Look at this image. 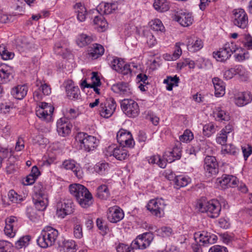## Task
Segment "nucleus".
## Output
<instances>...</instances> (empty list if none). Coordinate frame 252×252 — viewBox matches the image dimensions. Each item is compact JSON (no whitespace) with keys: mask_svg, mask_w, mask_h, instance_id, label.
<instances>
[{"mask_svg":"<svg viewBox=\"0 0 252 252\" xmlns=\"http://www.w3.org/2000/svg\"><path fill=\"white\" fill-rule=\"evenodd\" d=\"M118 8L117 2H114L111 3H105L101 4L97 8V11L99 12L100 10L102 13L105 14H109L112 13L114 11Z\"/></svg>","mask_w":252,"mask_h":252,"instance_id":"2f4dec72","label":"nucleus"},{"mask_svg":"<svg viewBox=\"0 0 252 252\" xmlns=\"http://www.w3.org/2000/svg\"><path fill=\"white\" fill-rule=\"evenodd\" d=\"M76 245L73 240L64 241L63 244V248L64 251H69L76 249Z\"/></svg>","mask_w":252,"mask_h":252,"instance_id":"4d7b16f0","label":"nucleus"},{"mask_svg":"<svg viewBox=\"0 0 252 252\" xmlns=\"http://www.w3.org/2000/svg\"><path fill=\"white\" fill-rule=\"evenodd\" d=\"M54 108L53 107H48L47 109L38 108L36 111V115L40 119L47 121H50L51 120L52 115L53 113Z\"/></svg>","mask_w":252,"mask_h":252,"instance_id":"c756f323","label":"nucleus"},{"mask_svg":"<svg viewBox=\"0 0 252 252\" xmlns=\"http://www.w3.org/2000/svg\"><path fill=\"white\" fill-rule=\"evenodd\" d=\"M10 244L7 241L0 240V252H8Z\"/></svg>","mask_w":252,"mask_h":252,"instance_id":"774afa93","label":"nucleus"},{"mask_svg":"<svg viewBox=\"0 0 252 252\" xmlns=\"http://www.w3.org/2000/svg\"><path fill=\"white\" fill-rule=\"evenodd\" d=\"M252 96L249 92L239 94L235 97V103L238 106H243L251 102Z\"/></svg>","mask_w":252,"mask_h":252,"instance_id":"bb28decb","label":"nucleus"},{"mask_svg":"<svg viewBox=\"0 0 252 252\" xmlns=\"http://www.w3.org/2000/svg\"><path fill=\"white\" fill-rule=\"evenodd\" d=\"M121 107L123 112L128 117H136L140 113L138 103L131 99L122 100L121 102Z\"/></svg>","mask_w":252,"mask_h":252,"instance_id":"0eeeda50","label":"nucleus"},{"mask_svg":"<svg viewBox=\"0 0 252 252\" xmlns=\"http://www.w3.org/2000/svg\"><path fill=\"white\" fill-rule=\"evenodd\" d=\"M198 209L202 213H206L209 217L216 218L220 215L221 207L217 201L211 200L199 203Z\"/></svg>","mask_w":252,"mask_h":252,"instance_id":"20e7f679","label":"nucleus"},{"mask_svg":"<svg viewBox=\"0 0 252 252\" xmlns=\"http://www.w3.org/2000/svg\"><path fill=\"white\" fill-rule=\"evenodd\" d=\"M117 104L114 99L110 97L100 103L98 111L101 117L108 118L114 113Z\"/></svg>","mask_w":252,"mask_h":252,"instance_id":"1a4fd4ad","label":"nucleus"},{"mask_svg":"<svg viewBox=\"0 0 252 252\" xmlns=\"http://www.w3.org/2000/svg\"><path fill=\"white\" fill-rule=\"evenodd\" d=\"M181 45H184V43L180 42L176 43L175 47V51L173 53L171 59L172 61L176 60L178 59L182 54V51L180 47Z\"/></svg>","mask_w":252,"mask_h":252,"instance_id":"603ef678","label":"nucleus"},{"mask_svg":"<svg viewBox=\"0 0 252 252\" xmlns=\"http://www.w3.org/2000/svg\"><path fill=\"white\" fill-rule=\"evenodd\" d=\"M62 167L66 170H71L78 178H82V173L79 169L77 170L75 161L74 160L68 159L64 160L62 164Z\"/></svg>","mask_w":252,"mask_h":252,"instance_id":"7c9ffc66","label":"nucleus"},{"mask_svg":"<svg viewBox=\"0 0 252 252\" xmlns=\"http://www.w3.org/2000/svg\"><path fill=\"white\" fill-rule=\"evenodd\" d=\"M151 28L155 31L163 32L164 30V27L161 22L159 19H155L151 22Z\"/></svg>","mask_w":252,"mask_h":252,"instance_id":"a18cd8bd","label":"nucleus"},{"mask_svg":"<svg viewBox=\"0 0 252 252\" xmlns=\"http://www.w3.org/2000/svg\"><path fill=\"white\" fill-rule=\"evenodd\" d=\"M239 49V48L234 43L228 42L217 52H214L213 57L218 61L224 62L229 59L233 53Z\"/></svg>","mask_w":252,"mask_h":252,"instance_id":"39448f33","label":"nucleus"},{"mask_svg":"<svg viewBox=\"0 0 252 252\" xmlns=\"http://www.w3.org/2000/svg\"><path fill=\"white\" fill-rule=\"evenodd\" d=\"M74 8L75 9L76 12L77 13V19L80 22L84 21L87 14L86 8L84 5L80 2L77 3L74 5Z\"/></svg>","mask_w":252,"mask_h":252,"instance_id":"f704fd0d","label":"nucleus"},{"mask_svg":"<svg viewBox=\"0 0 252 252\" xmlns=\"http://www.w3.org/2000/svg\"><path fill=\"white\" fill-rule=\"evenodd\" d=\"M92 74L91 78L92 80V83L91 84V86H100L101 83L97 73L93 72Z\"/></svg>","mask_w":252,"mask_h":252,"instance_id":"680f3d73","label":"nucleus"},{"mask_svg":"<svg viewBox=\"0 0 252 252\" xmlns=\"http://www.w3.org/2000/svg\"><path fill=\"white\" fill-rule=\"evenodd\" d=\"M204 168L210 175H216L219 172V165L216 159L213 156H206L204 159Z\"/></svg>","mask_w":252,"mask_h":252,"instance_id":"f3484780","label":"nucleus"},{"mask_svg":"<svg viewBox=\"0 0 252 252\" xmlns=\"http://www.w3.org/2000/svg\"><path fill=\"white\" fill-rule=\"evenodd\" d=\"M244 46L248 50H252V36L249 34L245 35L243 40Z\"/></svg>","mask_w":252,"mask_h":252,"instance_id":"13d9d810","label":"nucleus"},{"mask_svg":"<svg viewBox=\"0 0 252 252\" xmlns=\"http://www.w3.org/2000/svg\"><path fill=\"white\" fill-rule=\"evenodd\" d=\"M242 150L243 154L245 160H247L248 157L252 153V147L249 145L247 146L242 147Z\"/></svg>","mask_w":252,"mask_h":252,"instance_id":"e2e57ef3","label":"nucleus"},{"mask_svg":"<svg viewBox=\"0 0 252 252\" xmlns=\"http://www.w3.org/2000/svg\"><path fill=\"white\" fill-rule=\"evenodd\" d=\"M153 239V234L150 232H146L140 235L132 242L133 248L145 249L150 245Z\"/></svg>","mask_w":252,"mask_h":252,"instance_id":"9d476101","label":"nucleus"},{"mask_svg":"<svg viewBox=\"0 0 252 252\" xmlns=\"http://www.w3.org/2000/svg\"><path fill=\"white\" fill-rule=\"evenodd\" d=\"M35 195L33 202L36 209L38 211H44L48 204L47 195L45 193L42 185L39 184L34 187Z\"/></svg>","mask_w":252,"mask_h":252,"instance_id":"423d86ee","label":"nucleus"},{"mask_svg":"<svg viewBox=\"0 0 252 252\" xmlns=\"http://www.w3.org/2000/svg\"><path fill=\"white\" fill-rule=\"evenodd\" d=\"M104 47L97 43L93 44L88 49V55L93 60L98 58L104 54Z\"/></svg>","mask_w":252,"mask_h":252,"instance_id":"393cba45","label":"nucleus"},{"mask_svg":"<svg viewBox=\"0 0 252 252\" xmlns=\"http://www.w3.org/2000/svg\"><path fill=\"white\" fill-rule=\"evenodd\" d=\"M215 128L213 124L209 123L203 126V133L204 135L208 137L210 136L213 133L215 132Z\"/></svg>","mask_w":252,"mask_h":252,"instance_id":"8fccbe9b","label":"nucleus"},{"mask_svg":"<svg viewBox=\"0 0 252 252\" xmlns=\"http://www.w3.org/2000/svg\"><path fill=\"white\" fill-rule=\"evenodd\" d=\"M215 88V95L217 97L223 96L225 94V86L222 80L217 77L212 79Z\"/></svg>","mask_w":252,"mask_h":252,"instance_id":"cd10ccee","label":"nucleus"},{"mask_svg":"<svg viewBox=\"0 0 252 252\" xmlns=\"http://www.w3.org/2000/svg\"><path fill=\"white\" fill-rule=\"evenodd\" d=\"M133 247H130L127 245L120 244L117 247V252H134Z\"/></svg>","mask_w":252,"mask_h":252,"instance_id":"bf43d9fd","label":"nucleus"},{"mask_svg":"<svg viewBox=\"0 0 252 252\" xmlns=\"http://www.w3.org/2000/svg\"><path fill=\"white\" fill-rule=\"evenodd\" d=\"M73 203L70 200L59 202L57 206V215L59 218H64L73 212Z\"/></svg>","mask_w":252,"mask_h":252,"instance_id":"dca6fc26","label":"nucleus"},{"mask_svg":"<svg viewBox=\"0 0 252 252\" xmlns=\"http://www.w3.org/2000/svg\"><path fill=\"white\" fill-rule=\"evenodd\" d=\"M96 195L101 199H106L109 196V191L107 186L102 185L99 186L96 189Z\"/></svg>","mask_w":252,"mask_h":252,"instance_id":"e433bc0d","label":"nucleus"},{"mask_svg":"<svg viewBox=\"0 0 252 252\" xmlns=\"http://www.w3.org/2000/svg\"><path fill=\"white\" fill-rule=\"evenodd\" d=\"M217 182L222 189H225L229 187H235L237 185L238 180L235 176L223 175L221 178H218Z\"/></svg>","mask_w":252,"mask_h":252,"instance_id":"6ab92c4d","label":"nucleus"},{"mask_svg":"<svg viewBox=\"0 0 252 252\" xmlns=\"http://www.w3.org/2000/svg\"><path fill=\"white\" fill-rule=\"evenodd\" d=\"M95 40V37L92 35L81 33L78 35L76 39V43L80 47H83L91 43Z\"/></svg>","mask_w":252,"mask_h":252,"instance_id":"473e14b6","label":"nucleus"},{"mask_svg":"<svg viewBox=\"0 0 252 252\" xmlns=\"http://www.w3.org/2000/svg\"><path fill=\"white\" fill-rule=\"evenodd\" d=\"M112 91L116 94L126 96L132 94L130 85L128 83L121 82L113 85L111 87Z\"/></svg>","mask_w":252,"mask_h":252,"instance_id":"4be33fe9","label":"nucleus"},{"mask_svg":"<svg viewBox=\"0 0 252 252\" xmlns=\"http://www.w3.org/2000/svg\"><path fill=\"white\" fill-rule=\"evenodd\" d=\"M118 142L125 147L132 148L135 142L130 132L125 129H121L117 134Z\"/></svg>","mask_w":252,"mask_h":252,"instance_id":"9b49d317","label":"nucleus"},{"mask_svg":"<svg viewBox=\"0 0 252 252\" xmlns=\"http://www.w3.org/2000/svg\"><path fill=\"white\" fill-rule=\"evenodd\" d=\"M30 240L31 237L29 235L23 236L16 242V247L19 249L26 247L29 245Z\"/></svg>","mask_w":252,"mask_h":252,"instance_id":"37998d69","label":"nucleus"},{"mask_svg":"<svg viewBox=\"0 0 252 252\" xmlns=\"http://www.w3.org/2000/svg\"><path fill=\"white\" fill-rule=\"evenodd\" d=\"M36 86L38 87V90L42 91L44 95H48L51 93V88L47 84H43L41 82L37 80Z\"/></svg>","mask_w":252,"mask_h":252,"instance_id":"09e8293b","label":"nucleus"},{"mask_svg":"<svg viewBox=\"0 0 252 252\" xmlns=\"http://www.w3.org/2000/svg\"><path fill=\"white\" fill-rule=\"evenodd\" d=\"M227 139V135L225 133L220 132V134H218V136L216 138V141L218 143L222 145L223 146L225 145V143L226 142Z\"/></svg>","mask_w":252,"mask_h":252,"instance_id":"052dcab7","label":"nucleus"},{"mask_svg":"<svg viewBox=\"0 0 252 252\" xmlns=\"http://www.w3.org/2000/svg\"><path fill=\"white\" fill-rule=\"evenodd\" d=\"M174 19L183 27H188L192 24L193 18L192 14L183 10L176 11Z\"/></svg>","mask_w":252,"mask_h":252,"instance_id":"2eb2a0df","label":"nucleus"},{"mask_svg":"<svg viewBox=\"0 0 252 252\" xmlns=\"http://www.w3.org/2000/svg\"><path fill=\"white\" fill-rule=\"evenodd\" d=\"M194 237L195 240L199 239L203 245L206 246L215 243L218 239L215 234L204 230L195 233Z\"/></svg>","mask_w":252,"mask_h":252,"instance_id":"4468645a","label":"nucleus"},{"mask_svg":"<svg viewBox=\"0 0 252 252\" xmlns=\"http://www.w3.org/2000/svg\"><path fill=\"white\" fill-rule=\"evenodd\" d=\"M13 77L12 69L6 65L0 66V83H6Z\"/></svg>","mask_w":252,"mask_h":252,"instance_id":"a878e982","label":"nucleus"},{"mask_svg":"<svg viewBox=\"0 0 252 252\" xmlns=\"http://www.w3.org/2000/svg\"><path fill=\"white\" fill-rule=\"evenodd\" d=\"M93 22L94 24L98 25L102 31L105 30L107 27V23L102 15L95 16Z\"/></svg>","mask_w":252,"mask_h":252,"instance_id":"a19ab883","label":"nucleus"},{"mask_svg":"<svg viewBox=\"0 0 252 252\" xmlns=\"http://www.w3.org/2000/svg\"><path fill=\"white\" fill-rule=\"evenodd\" d=\"M156 234L162 238L169 237L173 234L172 229L169 226H162L156 230Z\"/></svg>","mask_w":252,"mask_h":252,"instance_id":"4c0bfd02","label":"nucleus"},{"mask_svg":"<svg viewBox=\"0 0 252 252\" xmlns=\"http://www.w3.org/2000/svg\"><path fill=\"white\" fill-rule=\"evenodd\" d=\"M72 126L66 118H61L57 122V130L58 134L63 137L68 135Z\"/></svg>","mask_w":252,"mask_h":252,"instance_id":"412c9836","label":"nucleus"},{"mask_svg":"<svg viewBox=\"0 0 252 252\" xmlns=\"http://www.w3.org/2000/svg\"><path fill=\"white\" fill-rule=\"evenodd\" d=\"M76 140L80 143V147L86 152L94 150L97 146L98 140L96 137L84 132H79Z\"/></svg>","mask_w":252,"mask_h":252,"instance_id":"7ed1b4c3","label":"nucleus"},{"mask_svg":"<svg viewBox=\"0 0 252 252\" xmlns=\"http://www.w3.org/2000/svg\"><path fill=\"white\" fill-rule=\"evenodd\" d=\"M26 214L29 219L32 221H35L37 220V215L32 207H27Z\"/></svg>","mask_w":252,"mask_h":252,"instance_id":"6e6d98bb","label":"nucleus"},{"mask_svg":"<svg viewBox=\"0 0 252 252\" xmlns=\"http://www.w3.org/2000/svg\"><path fill=\"white\" fill-rule=\"evenodd\" d=\"M182 156L181 144L178 143L171 151H166L164 155V158L167 162L171 163L177 159H179Z\"/></svg>","mask_w":252,"mask_h":252,"instance_id":"aec40b11","label":"nucleus"},{"mask_svg":"<svg viewBox=\"0 0 252 252\" xmlns=\"http://www.w3.org/2000/svg\"><path fill=\"white\" fill-rule=\"evenodd\" d=\"M239 152V150L232 144L225 145L222 146L221 152L223 154H228L232 155H236Z\"/></svg>","mask_w":252,"mask_h":252,"instance_id":"79ce46f5","label":"nucleus"},{"mask_svg":"<svg viewBox=\"0 0 252 252\" xmlns=\"http://www.w3.org/2000/svg\"><path fill=\"white\" fill-rule=\"evenodd\" d=\"M179 82V78L176 75L174 77L168 76L163 81V83H171L176 86H178Z\"/></svg>","mask_w":252,"mask_h":252,"instance_id":"69168bd1","label":"nucleus"},{"mask_svg":"<svg viewBox=\"0 0 252 252\" xmlns=\"http://www.w3.org/2000/svg\"><path fill=\"white\" fill-rule=\"evenodd\" d=\"M241 66L238 65L226 70L223 73L224 77L226 80H229L232 78L235 75L239 73V71L241 70Z\"/></svg>","mask_w":252,"mask_h":252,"instance_id":"ea45409f","label":"nucleus"},{"mask_svg":"<svg viewBox=\"0 0 252 252\" xmlns=\"http://www.w3.org/2000/svg\"><path fill=\"white\" fill-rule=\"evenodd\" d=\"M0 55L4 60L11 59L14 57V54L9 52L3 44L0 45Z\"/></svg>","mask_w":252,"mask_h":252,"instance_id":"c03bdc74","label":"nucleus"},{"mask_svg":"<svg viewBox=\"0 0 252 252\" xmlns=\"http://www.w3.org/2000/svg\"><path fill=\"white\" fill-rule=\"evenodd\" d=\"M226 248L220 245H215L209 250V252H227Z\"/></svg>","mask_w":252,"mask_h":252,"instance_id":"0e129e2a","label":"nucleus"},{"mask_svg":"<svg viewBox=\"0 0 252 252\" xmlns=\"http://www.w3.org/2000/svg\"><path fill=\"white\" fill-rule=\"evenodd\" d=\"M106 155L107 156H113L117 159L119 160H125L128 157L127 151L125 148V147L116 146L111 145L108 147L106 151Z\"/></svg>","mask_w":252,"mask_h":252,"instance_id":"f8f14e48","label":"nucleus"},{"mask_svg":"<svg viewBox=\"0 0 252 252\" xmlns=\"http://www.w3.org/2000/svg\"><path fill=\"white\" fill-rule=\"evenodd\" d=\"M17 218L13 216L8 218L5 220V226L4 231L7 236L10 237L14 236L15 229L14 227L17 224Z\"/></svg>","mask_w":252,"mask_h":252,"instance_id":"b1692460","label":"nucleus"},{"mask_svg":"<svg viewBox=\"0 0 252 252\" xmlns=\"http://www.w3.org/2000/svg\"><path fill=\"white\" fill-rule=\"evenodd\" d=\"M233 22L234 25L244 29L248 25V17L243 9H235L233 11Z\"/></svg>","mask_w":252,"mask_h":252,"instance_id":"ddd939ff","label":"nucleus"},{"mask_svg":"<svg viewBox=\"0 0 252 252\" xmlns=\"http://www.w3.org/2000/svg\"><path fill=\"white\" fill-rule=\"evenodd\" d=\"M179 139L181 142H189L193 139V134L190 130L187 129L179 137Z\"/></svg>","mask_w":252,"mask_h":252,"instance_id":"3c124183","label":"nucleus"},{"mask_svg":"<svg viewBox=\"0 0 252 252\" xmlns=\"http://www.w3.org/2000/svg\"><path fill=\"white\" fill-rule=\"evenodd\" d=\"M70 193L74 196L79 205L83 208H87L93 203V197L87 188L79 184L69 186Z\"/></svg>","mask_w":252,"mask_h":252,"instance_id":"f257e3e1","label":"nucleus"},{"mask_svg":"<svg viewBox=\"0 0 252 252\" xmlns=\"http://www.w3.org/2000/svg\"><path fill=\"white\" fill-rule=\"evenodd\" d=\"M174 182L177 188H180L186 186L189 183V180L185 177L178 176L175 177Z\"/></svg>","mask_w":252,"mask_h":252,"instance_id":"de8ad7c7","label":"nucleus"},{"mask_svg":"<svg viewBox=\"0 0 252 252\" xmlns=\"http://www.w3.org/2000/svg\"><path fill=\"white\" fill-rule=\"evenodd\" d=\"M28 90L26 85H18L12 90L11 93L15 98L22 99L27 95Z\"/></svg>","mask_w":252,"mask_h":252,"instance_id":"c85d7f7f","label":"nucleus"},{"mask_svg":"<svg viewBox=\"0 0 252 252\" xmlns=\"http://www.w3.org/2000/svg\"><path fill=\"white\" fill-rule=\"evenodd\" d=\"M65 89L66 95L69 99H77L80 94V90L78 87L75 86L72 83H69L66 86Z\"/></svg>","mask_w":252,"mask_h":252,"instance_id":"72a5a7b5","label":"nucleus"},{"mask_svg":"<svg viewBox=\"0 0 252 252\" xmlns=\"http://www.w3.org/2000/svg\"><path fill=\"white\" fill-rule=\"evenodd\" d=\"M107 216L110 222L116 223L124 218V213L120 207L115 206L109 208Z\"/></svg>","mask_w":252,"mask_h":252,"instance_id":"a211bd4d","label":"nucleus"},{"mask_svg":"<svg viewBox=\"0 0 252 252\" xmlns=\"http://www.w3.org/2000/svg\"><path fill=\"white\" fill-rule=\"evenodd\" d=\"M187 39V46L188 49L190 52H195L200 50L203 47L202 40L197 37L191 36L188 37Z\"/></svg>","mask_w":252,"mask_h":252,"instance_id":"5701e85b","label":"nucleus"},{"mask_svg":"<svg viewBox=\"0 0 252 252\" xmlns=\"http://www.w3.org/2000/svg\"><path fill=\"white\" fill-rule=\"evenodd\" d=\"M108 168V164L106 162L98 163L94 167L95 171L99 174H103Z\"/></svg>","mask_w":252,"mask_h":252,"instance_id":"864d4df0","label":"nucleus"},{"mask_svg":"<svg viewBox=\"0 0 252 252\" xmlns=\"http://www.w3.org/2000/svg\"><path fill=\"white\" fill-rule=\"evenodd\" d=\"M153 6L156 10L160 12L167 11L169 9V3L166 0H155Z\"/></svg>","mask_w":252,"mask_h":252,"instance_id":"c9c22d12","label":"nucleus"},{"mask_svg":"<svg viewBox=\"0 0 252 252\" xmlns=\"http://www.w3.org/2000/svg\"><path fill=\"white\" fill-rule=\"evenodd\" d=\"M165 206L166 204L163 199L157 198L150 200L146 207L152 214L157 217L161 218L164 214Z\"/></svg>","mask_w":252,"mask_h":252,"instance_id":"6e6552de","label":"nucleus"},{"mask_svg":"<svg viewBox=\"0 0 252 252\" xmlns=\"http://www.w3.org/2000/svg\"><path fill=\"white\" fill-rule=\"evenodd\" d=\"M14 152L13 151L10 149L1 147L0 148V153L2 154V156L4 158L11 157L13 155Z\"/></svg>","mask_w":252,"mask_h":252,"instance_id":"338daca9","label":"nucleus"},{"mask_svg":"<svg viewBox=\"0 0 252 252\" xmlns=\"http://www.w3.org/2000/svg\"><path fill=\"white\" fill-rule=\"evenodd\" d=\"M214 117L217 121H228L229 117L220 107H217L214 111Z\"/></svg>","mask_w":252,"mask_h":252,"instance_id":"58836bf2","label":"nucleus"},{"mask_svg":"<svg viewBox=\"0 0 252 252\" xmlns=\"http://www.w3.org/2000/svg\"><path fill=\"white\" fill-rule=\"evenodd\" d=\"M59 235L58 231L53 227L47 226L42 230L37 239L38 245L42 248H46L53 246Z\"/></svg>","mask_w":252,"mask_h":252,"instance_id":"f03ea898","label":"nucleus"},{"mask_svg":"<svg viewBox=\"0 0 252 252\" xmlns=\"http://www.w3.org/2000/svg\"><path fill=\"white\" fill-rule=\"evenodd\" d=\"M8 197L10 201L15 203H20L23 200L22 197L18 194L14 190H10L8 192Z\"/></svg>","mask_w":252,"mask_h":252,"instance_id":"49530a36","label":"nucleus"},{"mask_svg":"<svg viewBox=\"0 0 252 252\" xmlns=\"http://www.w3.org/2000/svg\"><path fill=\"white\" fill-rule=\"evenodd\" d=\"M124 63L125 62L123 60L116 58L114 59L112 62V67L118 72L119 69H121Z\"/></svg>","mask_w":252,"mask_h":252,"instance_id":"5fc2aeb1","label":"nucleus"}]
</instances>
